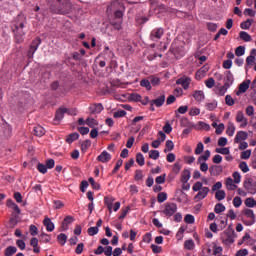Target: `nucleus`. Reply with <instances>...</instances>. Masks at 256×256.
Returning a JSON list of instances; mask_svg holds the SVG:
<instances>
[{"label": "nucleus", "mask_w": 256, "mask_h": 256, "mask_svg": "<svg viewBox=\"0 0 256 256\" xmlns=\"http://www.w3.org/2000/svg\"><path fill=\"white\" fill-rule=\"evenodd\" d=\"M25 25H27V16L21 13L18 14L11 22V30L14 35V41L18 45H21L25 41Z\"/></svg>", "instance_id": "obj_1"}, {"label": "nucleus", "mask_w": 256, "mask_h": 256, "mask_svg": "<svg viewBox=\"0 0 256 256\" xmlns=\"http://www.w3.org/2000/svg\"><path fill=\"white\" fill-rule=\"evenodd\" d=\"M46 3L53 15H69L73 11L71 0H46Z\"/></svg>", "instance_id": "obj_2"}, {"label": "nucleus", "mask_w": 256, "mask_h": 256, "mask_svg": "<svg viewBox=\"0 0 256 256\" xmlns=\"http://www.w3.org/2000/svg\"><path fill=\"white\" fill-rule=\"evenodd\" d=\"M125 11V6L119 2V0H114L110 5L107 6V12H114L112 19L116 21H123V12Z\"/></svg>", "instance_id": "obj_3"}, {"label": "nucleus", "mask_w": 256, "mask_h": 256, "mask_svg": "<svg viewBox=\"0 0 256 256\" xmlns=\"http://www.w3.org/2000/svg\"><path fill=\"white\" fill-rule=\"evenodd\" d=\"M223 235L226 237L225 240H222V243L225 245H232V243H235V230L232 226H228V228L223 232Z\"/></svg>", "instance_id": "obj_4"}, {"label": "nucleus", "mask_w": 256, "mask_h": 256, "mask_svg": "<svg viewBox=\"0 0 256 256\" xmlns=\"http://www.w3.org/2000/svg\"><path fill=\"white\" fill-rule=\"evenodd\" d=\"M39 45H41V37L37 36L30 44V48L28 50L29 59H33V55H35V51L39 49Z\"/></svg>", "instance_id": "obj_5"}, {"label": "nucleus", "mask_w": 256, "mask_h": 256, "mask_svg": "<svg viewBox=\"0 0 256 256\" xmlns=\"http://www.w3.org/2000/svg\"><path fill=\"white\" fill-rule=\"evenodd\" d=\"M244 189L251 193V195H255L256 193V182L253 180V178H248L243 183Z\"/></svg>", "instance_id": "obj_6"}, {"label": "nucleus", "mask_w": 256, "mask_h": 256, "mask_svg": "<svg viewBox=\"0 0 256 256\" xmlns=\"http://www.w3.org/2000/svg\"><path fill=\"white\" fill-rule=\"evenodd\" d=\"M163 213L167 217H173L177 213V205L175 203H166Z\"/></svg>", "instance_id": "obj_7"}, {"label": "nucleus", "mask_w": 256, "mask_h": 256, "mask_svg": "<svg viewBox=\"0 0 256 256\" xmlns=\"http://www.w3.org/2000/svg\"><path fill=\"white\" fill-rule=\"evenodd\" d=\"M236 122L241 123L240 129H245V127H247V125H249V121L245 117V114L243 113V111H238L236 113Z\"/></svg>", "instance_id": "obj_8"}, {"label": "nucleus", "mask_w": 256, "mask_h": 256, "mask_svg": "<svg viewBox=\"0 0 256 256\" xmlns=\"http://www.w3.org/2000/svg\"><path fill=\"white\" fill-rule=\"evenodd\" d=\"M165 30L163 28H155L150 33L151 41H159L163 37Z\"/></svg>", "instance_id": "obj_9"}, {"label": "nucleus", "mask_w": 256, "mask_h": 256, "mask_svg": "<svg viewBox=\"0 0 256 256\" xmlns=\"http://www.w3.org/2000/svg\"><path fill=\"white\" fill-rule=\"evenodd\" d=\"M250 85H251L250 79L244 80L242 83L239 84L236 95L239 96L241 95V93H247V90L249 89Z\"/></svg>", "instance_id": "obj_10"}, {"label": "nucleus", "mask_w": 256, "mask_h": 256, "mask_svg": "<svg viewBox=\"0 0 256 256\" xmlns=\"http://www.w3.org/2000/svg\"><path fill=\"white\" fill-rule=\"evenodd\" d=\"M103 109H105L103 107V104L94 103L89 106V113H90V115H99V113H101V111H103Z\"/></svg>", "instance_id": "obj_11"}, {"label": "nucleus", "mask_w": 256, "mask_h": 256, "mask_svg": "<svg viewBox=\"0 0 256 256\" xmlns=\"http://www.w3.org/2000/svg\"><path fill=\"white\" fill-rule=\"evenodd\" d=\"M75 221L73 216H66L61 223L60 231H67L69 229V225Z\"/></svg>", "instance_id": "obj_12"}, {"label": "nucleus", "mask_w": 256, "mask_h": 256, "mask_svg": "<svg viewBox=\"0 0 256 256\" xmlns=\"http://www.w3.org/2000/svg\"><path fill=\"white\" fill-rule=\"evenodd\" d=\"M249 134L243 130H240L237 132L235 138H234V143H241L243 141H246L248 139Z\"/></svg>", "instance_id": "obj_13"}, {"label": "nucleus", "mask_w": 256, "mask_h": 256, "mask_svg": "<svg viewBox=\"0 0 256 256\" xmlns=\"http://www.w3.org/2000/svg\"><path fill=\"white\" fill-rule=\"evenodd\" d=\"M210 175L213 177H218V175H221L223 173V166L221 165H212L209 168Z\"/></svg>", "instance_id": "obj_14"}, {"label": "nucleus", "mask_w": 256, "mask_h": 256, "mask_svg": "<svg viewBox=\"0 0 256 256\" xmlns=\"http://www.w3.org/2000/svg\"><path fill=\"white\" fill-rule=\"evenodd\" d=\"M209 191H210L209 187H203L201 190H199V192L194 197V199H196L197 201H203V199H205V197L209 195Z\"/></svg>", "instance_id": "obj_15"}, {"label": "nucleus", "mask_w": 256, "mask_h": 256, "mask_svg": "<svg viewBox=\"0 0 256 256\" xmlns=\"http://www.w3.org/2000/svg\"><path fill=\"white\" fill-rule=\"evenodd\" d=\"M109 23L111 27L114 29V31H121L123 29V21L122 20H115L113 18H110Z\"/></svg>", "instance_id": "obj_16"}, {"label": "nucleus", "mask_w": 256, "mask_h": 256, "mask_svg": "<svg viewBox=\"0 0 256 256\" xmlns=\"http://www.w3.org/2000/svg\"><path fill=\"white\" fill-rule=\"evenodd\" d=\"M43 225L44 227H46V231H48L49 233L55 231V224L53 223V221H51V218L45 217L43 220Z\"/></svg>", "instance_id": "obj_17"}, {"label": "nucleus", "mask_w": 256, "mask_h": 256, "mask_svg": "<svg viewBox=\"0 0 256 256\" xmlns=\"http://www.w3.org/2000/svg\"><path fill=\"white\" fill-rule=\"evenodd\" d=\"M69 110L67 108H58L55 113L54 121H61L63 117H65V113H67Z\"/></svg>", "instance_id": "obj_18"}, {"label": "nucleus", "mask_w": 256, "mask_h": 256, "mask_svg": "<svg viewBox=\"0 0 256 256\" xmlns=\"http://www.w3.org/2000/svg\"><path fill=\"white\" fill-rule=\"evenodd\" d=\"M176 85H182L183 89L187 90L189 89V85H191V78H179L176 80Z\"/></svg>", "instance_id": "obj_19"}, {"label": "nucleus", "mask_w": 256, "mask_h": 256, "mask_svg": "<svg viewBox=\"0 0 256 256\" xmlns=\"http://www.w3.org/2000/svg\"><path fill=\"white\" fill-rule=\"evenodd\" d=\"M97 161H99L100 163H109V161H111V154H109V152H107V151H103L97 157Z\"/></svg>", "instance_id": "obj_20"}, {"label": "nucleus", "mask_w": 256, "mask_h": 256, "mask_svg": "<svg viewBox=\"0 0 256 256\" xmlns=\"http://www.w3.org/2000/svg\"><path fill=\"white\" fill-rule=\"evenodd\" d=\"M192 97H194L195 101L201 103V101H205V92L202 90H195L192 94Z\"/></svg>", "instance_id": "obj_21"}, {"label": "nucleus", "mask_w": 256, "mask_h": 256, "mask_svg": "<svg viewBox=\"0 0 256 256\" xmlns=\"http://www.w3.org/2000/svg\"><path fill=\"white\" fill-rule=\"evenodd\" d=\"M242 213L248 218L251 219V222L249 223V225H254L255 223V212H253V210L246 208L242 211Z\"/></svg>", "instance_id": "obj_22"}, {"label": "nucleus", "mask_w": 256, "mask_h": 256, "mask_svg": "<svg viewBox=\"0 0 256 256\" xmlns=\"http://www.w3.org/2000/svg\"><path fill=\"white\" fill-rule=\"evenodd\" d=\"M233 81V73H231V71H226L224 77V85H228V87H231L233 85Z\"/></svg>", "instance_id": "obj_23"}, {"label": "nucleus", "mask_w": 256, "mask_h": 256, "mask_svg": "<svg viewBox=\"0 0 256 256\" xmlns=\"http://www.w3.org/2000/svg\"><path fill=\"white\" fill-rule=\"evenodd\" d=\"M151 103L156 107H163V105H165V94H162L158 98L151 100Z\"/></svg>", "instance_id": "obj_24"}, {"label": "nucleus", "mask_w": 256, "mask_h": 256, "mask_svg": "<svg viewBox=\"0 0 256 256\" xmlns=\"http://www.w3.org/2000/svg\"><path fill=\"white\" fill-rule=\"evenodd\" d=\"M104 203H105V205H107L109 213H112L113 212V203H115V198H113L112 196H106L104 198Z\"/></svg>", "instance_id": "obj_25"}, {"label": "nucleus", "mask_w": 256, "mask_h": 256, "mask_svg": "<svg viewBox=\"0 0 256 256\" xmlns=\"http://www.w3.org/2000/svg\"><path fill=\"white\" fill-rule=\"evenodd\" d=\"M189 179H191V171L184 169L181 173L180 181L181 183H188Z\"/></svg>", "instance_id": "obj_26"}, {"label": "nucleus", "mask_w": 256, "mask_h": 256, "mask_svg": "<svg viewBox=\"0 0 256 256\" xmlns=\"http://www.w3.org/2000/svg\"><path fill=\"white\" fill-rule=\"evenodd\" d=\"M226 187L228 191H235L237 189V184L233 180V178L229 177L226 179Z\"/></svg>", "instance_id": "obj_27"}, {"label": "nucleus", "mask_w": 256, "mask_h": 256, "mask_svg": "<svg viewBox=\"0 0 256 256\" xmlns=\"http://www.w3.org/2000/svg\"><path fill=\"white\" fill-rule=\"evenodd\" d=\"M77 139H79V133L73 132L66 136V143H69V145H71V143L77 141Z\"/></svg>", "instance_id": "obj_28"}, {"label": "nucleus", "mask_w": 256, "mask_h": 256, "mask_svg": "<svg viewBox=\"0 0 256 256\" xmlns=\"http://www.w3.org/2000/svg\"><path fill=\"white\" fill-rule=\"evenodd\" d=\"M33 131L36 137H43V135H45V128H43L41 125L34 127Z\"/></svg>", "instance_id": "obj_29"}, {"label": "nucleus", "mask_w": 256, "mask_h": 256, "mask_svg": "<svg viewBox=\"0 0 256 256\" xmlns=\"http://www.w3.org/2000/svg\"><path fill=\"white\" fill-rule=\"evenodd\" d=\"M226 134L228 137H233V135H235V124H233V122H228Z\"/></svg>", "instance_id": "obj_30"}, {"label": "nucleus", "mask_w": 256, "mask_h": 256, "mask_svg": "<svg viewBox=\"0 0 256 256\" xmlns=\"http://www.w3.org/2000/svg\"><path fill=\"white\" fill-rule=\"evenodd\" d=\"M180 127H195V124L193 122L189 121L187 117H183L180 119Z\"/></svg>", "instance_id": "obj_31"}, {"label": "nucleus", "mask_w": 256, "mask_h": 256, "mask_svg": "<svg viewBox=\"0 0 256 256\" xmlns=\"http://www.w3.org/2000/svg\"><path fill=\"white\" fill-rule=\"evenodd\" d=\"M209 157H211V151L206 150V151L204 152V155H200V156L198 157L197 164L199 165V163H201L202 161H208V160H209Z\"/></svg>", "instance_id": "obj_32"}, {"label": "nucleus", "mask_w": 256, "mask_h": 256, "mask_svg": "<svg viewBox=\"0 0 256 256\" xmlns=\"http://www.w3.org/2000/svg\"><path fill=\"white\" fill-rule=\"evenodd\" d=\"M15 253H17V247L15 246H8L4 251L5 256H12L15 255Z\"/></svg>", "instance_id": "obj_33"}, {"label": "nucleus", "mask_w": 256, "mask_h": 256, "mask_svg": "<svg viewBox=\"0 0 256 256\" xmlns=\"http://www.w3.org/2000/svg\"><path fill=\"white\" fill-rule=\"evenodd\" d=\"M80 147H81L82 153H85L87 151V149H89V147H91V140L87 139L83 142H80Z\"/></svg>", "instance_id": "obj_34"}, {"label": "nucleus", "mask_w": 256, "mask_h": 256, "mask_svg": "<svg viewBox=\"0 0 256 256\" xmlns=\"http://www.w3.org/2000/svg\"><path fill=\"white\" fill-rule=\"evenodd\" d=\"M184 248L188 251H193V249H195V242L193 241V239L186 240L184 242Z\"/></svg>", "instance_id": "obj_35"}, {"label": "nucleus", "mask_w": 256, "mask_h": 256, "mask_svg": "<svg viewBox=\"0 0 256 256\" xmlns=\"http://www.w3.org/2000/svg\"><path fill=\"white\" fill-rule=\"evenodd\" d=\"M239 37L240 39H242V41H245L246 43H249V41H252L251 35L245 31H241L239 33Z\"/></svg>", "instance_id": "obj_36"}, {"label": "nucleus", "mask_w": 256, "mask_h": 256, "mask_svg": "<svg viewBox=\"0 0 256 256\" xmlns=\"http://www.w3.org/2000/svg\"><path fill=\"white\" fill-rule=\"evenodd\" d=\"M141 99H143V97L138 93H132L129 96V100L134 101V103H140Z\"/></svg>", "instance_id": "obj_37"}, {"label": "nucleus", "mask_w": 256, "mask_h": 256, "mask_svg": "<svg viewBox=\"0 0 256 256\" xmlns=\"http://www.w3.org/2000/svg\"><path fill=\"white\" fill-rule=\"evenodd\" d=\"M86 125H88V127L93 129L96 127V125H99V122L97 120H95L94 118L88 117L86 119Z\"/></svg>", "instance_id": "obj_38"}, {"label": "nucleus", "mask_w": 256, "mask_h": 256, "mask_svg": "<svg viewBox=\"0 0 256 256\" xmlns=\"http://www.w3.org/2000/svg\"><path fill=\"white\" fill-rule=\"evenodd\" d=\"M253 22H254L253 19H247L246 21H244L240 24V27H241V29H251Z\"/></svg>", "instance_id": "obj_39"}, {"label": "nucleus", "mask_w": 256, "mask_h": 256, "mask_svg": "<svg viewBox=\"0 0 256 256\" xmlns=\"http://www.w3.org/2000/svg\"><path fill=\"white\" fill-rule=\"evenodd\" d=\"M9 223L14 226L17 225L19 223V214H15V212H12Z\"/></svg>", "instance_id": "obj_40"}, {"label": "nucleus", "mask_w": 256, "mask_h": 256, "mask_svg": "<svg viewBox=\"0 0 256 256\" xmlns=\"http://www.w3.org/2000/svg\"><path fill=\"white\" fill-rule=\"evenodd\" d=\"M57 242L59 243V245H65V243H67V236L65 233H60L57 236Z\"/></svg>", "instance_id": "obj_41"}, {"label": "nucleus", "mask_w": 256, "mask_h": 256, "mask_svg": "<svg viewBox=\"0 0 256 256\" xmlns=\"http://www.w3.org/2000/svg\"><path fill=\"white\" fill-rule=\"evenodd\" d=\"M244 204L246 205V207H256V200L253 197L250 198H246V200L244 201Z\"/></svg>", "instance_id": "obj_42"}, {"label": "nucleus", "mask_w": 256, "mask_h": 256, "mask_svg": "<svg viewBox=\"0 0 256 256\" xmlns=\"http://www.w3.org/2000/svg\"><path fill=\"white\" fill-rule=\"evenodd\" d=\"M225 197H227L225 190H218L215 193V198L217 199V201H223V199H225Z\"/></svg>", "instance_id": "obj_43"}, {"label": "nucleus", "mask_w": 256, "mask_h": 256, "mask_svg": "<svg viewBox=\"0 0 256 256\" xmlns=\"http://www.w3.org/2000/svg\"><path fill=\"white\" fill-rule=\"evenodd\" d=\"M88 181H89L91 187H92L93 189H95V191H99V189H101V185H100L99 183L95 182V178L90 177V178L88 179Z\"/></svg>", "instance_id": "obj_44"}, {"label": "nucleus", "mask_w": 256, "mask_h": 256, "mask_svg": "<svg viewBox=\"0 0 256 256\" xmlns=\"http://www.w3.org/2000/svg\"><path fill=\"white\" fill-rule=\"evenodd\" d=\"M213 255H215V256L223 255V247L217 246V244H214V246H213Z\"/></svg>", "instance_id": "obj_45"}, {"label": "nucleus", "mask_w": 256, "mask_h": 256, "mask_svg": "<svg viewBox=\"0 0 256 256\" xmlns=\"http://www.w3.org/2000/svg\"><path fill=\"white\" fill-rule=\"evenodd\" d=\"M136 163H138L140 167H143V165H145V157L141 153L136 154Z\"/></svg>", "instance_id": "obj_46"}, {"label": "nucleus", "mask_w": 256, "mask_h": 256, "mask_svg": "<svg viewBox=\"0 0 256 256\" xmlns=\"http://www.w3.org/2000/svg\"><path fill=\"white\" fill-rule=\"evenodd\" d=\"M229 89V84H224L223 86H221L217 92V95H219V97H223V95H225V93H227V90Z\"/></svg>", "instance_id": "obj_47"}, {"label": "nucleus", "mask_w": 256, "mask_h": 256, "mask_svg": "<svg viewBox=\"0 0 256 256\" xmlns=\"http://www.w3.org/2000/svg\"><path fill=\"white\" fill-rule=\"evenodd\" d=\"M225 211V205L223 203H217L214 207V212L219 215V213H223Z\"/></svg>", "instance_id": "obj_48"}, {"label": "nucleus", "mask_w": 256, "mask_h": 256, "mask_svg": "<svg viewBox=\"0 0 256 256\" xmlns=\"http://www.w3.org/2000/svg\"><path fill=\"white\" fill-rule=\"evenodd\" d=\"M157 201H158V203H165V201H167V193L166 192L158 193Z\"/></svg>", "instance_id": "obj_49"}, {"label": "nucleus", "mask_w": 256, "mask_h": 256, "mask_svg": "<svg viewBox=\"0 0 256 256\" xmlns=\"http://www.w3.org/2000/svg\"><path fill=\"white\" fill-rule=\"evenodd\" d=\"M140 85H141V87H145V89H147V91H151V89H152L150 80L143 79L140 81Z\"/></svg>", "instance_id": "obj_50"}, {"label": "nucleus", "mask_w": 256, "mask_h": 256, "mask_svg": "<svg viewBox=\"0 0 256 256\" xmlns=\"http://www.w3.org/2000/svg\"><path fill=\"white\" fill-rule=\"evenodd\" d=\"M235 55L236 57H243L245 55V46H238L235 49Z\"/></svg>", "instance_id": "obj_51"}, {"label": "nucleus", "mask_w": 256, "mask_h": 256, "mask_svg": "<svg viewBox=\"0 0 256 256\" xmlns=\"http://www.w3.org/2000/svg\"><path fill=\"white\" fill-rule=\"evenodd\" d=\"M125 115H127V112L125 110H121V109H119L113 113L114 119H119L121 117H125Z\"/></svg>", "instance_id": "obj_52"}, {"label": "nucleus", "mask_w": 256, "mask_h": 256, "mask_svg": "<svg viewBox=\"0 0 256 256\" xmlns=\"http://www.w3.org/2000/svg\"><path fill=\"white\" fill-rule=\"evenodd\" d=\"M143 177H144L143 170L137 169L135 171V175H134L135 181H143Z\"/></svg>", "instance_id": "obj_53"}, {"label": "nucleus", "mask_w": 256, "mask_h": 256, "mask_svg": "<svg viewBox=\"0 0 256 256\" xmlns=\"http://www.w3.org/2000/svg\"><path fill=\"white\" fill-rule=\"evenodd\" d=\"M173 149H175V144L171 140H167L166 141V149H164V153L173 151Z\"/></svg>", "instance_id": "obj_54"}, {"label": "nucleus", "mask_w": 256, "mask_h": 256, "mask_svg": "<svg viewBox=\"0 0 256 256\" xmlns=\"http://www.w3.org/2000/svg\"><path fill=\"white\" fill-rule=\"evenodd\" d=\"M165 179H167V174H162L156 177L155 183H157V185H163V183H165Z\"/></svg>", "instance_id": "obj_55"}, {"label": "nucleus", "mask_w": 256, "mask_h": 256, "mask_svg": "<svg viewBox=\"0 0 256 256\" xmlns=\"http://www.w3.org/2000/svg\"><path fill=\"white\" fill-rule=\"evenodd\" d=\"M40 238L42 239L43 243H51V235L45 232H42L40 234Z\"/></svg>", "instance_id": "obj_56"}, {"label": "nucleus", "mask_w": 256, "mask_h": 256, "mask_svg": "<svg viewBox=\"0 0 256 256\" xmlns=\"http://www.w3.org/2000/svg\"><path fill=\"white\" fill-rule=\"evenodd\" d=\"M184 221H185V223H188V225H193V223H195V216H193L191 214H187L184 217Z\"/></svg>", "instance_id": "obj_57"}, {"label": "nucleus", "mask_w": 256, "mask_h": 256, "mask_svg": "<svg viewBox=\"0 0 256 256\" xmlns=\"http://www.w3.org/2000/svg\"><path fill=\"white\" fill-rule=\"evenodd\" d=\"M37 170L39 171V173H42V175H45V173H47V166H46V164L38 163L37 164Z\"/></svg>", "instance_id": "obj_58"}, {"label": "nucleus", "mask_w": 256, "mask_h": 256, "mask_svg": "<svg viewBox=\"0 0 256 256\" xmlns=\"http://www.w3.org/2000/svg\"><path fill=\"white\" fill-rule=\"evenodd\" d=\"M149 158L153 159L154 161H157V159L159 158V150H150Z\"/></svg>", "instance_id": "obj_59"}, {"label": "nucleus", "mask_w": 256, "mask_h": 256, "mask_svg": "<svg viewBox=\"0 0 256 256\" xmlns=\"http://www.w3.org/2000/svg\"><path fill=\"white\" fill-rule=\"evenodd\" d=\"M88 235H90V237H93L95 235H97V233H99V228H97V226L94 227H90L87 230Z\"/></svg>", "instance_id": "obj_60"}, {"label": "nucleus", "mask_w": 256, "mask_h": 256, "mask_svg": "<svg viewBox=\"0 0 256 256\" xmlns=\"http://www.w3.org/2000/svg\"><path fill=\"white\" fill-rule=\"evenodd\" d=\"M203 149H205V146H203L202 142H199L194 150L195 155H201V153H203Z\"/></svg>", "instance_id": "obj_61"}, {"label": "nucleus", "mask_w": 256, "mask_h": 256, "mask_svg": "<svg viewBox=\"0 0 256 256\" xmlns=\"http://www.w3.org/2000/svg\"><path fill=\"white\" fill-rule=\"evenodd\" d=\"M215 152L220 153L221 155H229V153H231V151L229 150V147L216 148Z\"/></svg>", "instance_id": "obj_62"}, {"label": "nucleus", "mask_w": 256, "mask_h": 256, "mask_svg": "<svg viewBox=\"0 0 256 256\" xmlns=\"http://www.w3.org/2000/svg\"><path fill=\"white\" fill-rule=\"evenodd\" d=\"M239 168L243 173H249V166L247 165V162L245 161L240 162Z\"/></svg>", "instance_id": "obj_63"}, {"label": "nucleus", "mask_w": 256, "mask_h": 256, "mask_svg": "<svg viewBox=\"0 0 256 256\" xmlns=\"http://www.w3.org/2000/svg\"><path fill=\"white\" fill-rule=\"evenodd\" d=\"M205 85L208 87V89H213V86L215 85V79L213 77L208 78L205 81Z\"/></svg>", "instance_id": "obj_64"}]
</instances>
